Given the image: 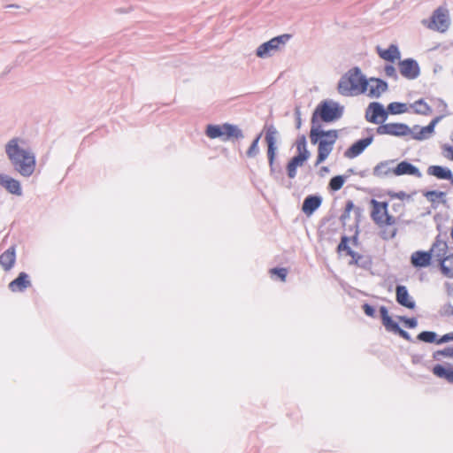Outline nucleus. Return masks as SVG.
<instances>
[{
    "label": "nucleus",
    "instance_id": "36",
    "mask_svg": "<svg viewBox=\"0 0 453 453\" xmlns=\"http://www.w3.org/2000/svg\"><path fill=\"white\" fill-rule=\"evenodd\" d=\"M296 145L298 155H306L307 157H311V153L307 150V141L305 135L302 134L298 136Z\"/></svg>",
    "mask_w": 453,
    "mask_h": 453
},
{
    "label": "nucleus",
    "instance_id": "25",
    "mask_svg": "<svg viewBox=\"0 0 453 453\" xmlns=\"http://www.w3.org/2000/svg\"><path fill=\"white\" fill-rule=\"evenodd\" d=\"M309 159V157H306V155H298L296 154L287 164V174L288 178L294 179L296 176L297 173V167L302 166L304 162H306Z\"/></svg>",
    "mask_w": 453,
    "mask_h": 453
},
{
    "label": "nucleus",
    "instance_id": "62",
    "mask_svg": "<svg viewBox=\"0 0 453 453\" xmlns=\"http://www.w3.org/2000/svg\"><path fill=\"white\" fill-rule=\"evenodd\" d=\"M347 173H348V175H349V174H351V173H355V172H354V169H353V168H349V169H348V170H347Z\"/></svg>",
    "mask_w": 453,
    "mask_h": 453
},
{
    "label": "nucleus",
    "instance_id": "6",
    "mask_svg": "<svg viewBox=\"0 0 453 453\" xmlns=\"http://www.w3.org/2000/svg\"><path fill=\"white\" fill-rule=\"evenodd\" d=\"M418 128H419V125H414L412 127H410L405 123H387L380 125L376 128V133L380 135L388 134L396 137H403L411 134L413 138V130H417Z\"/></svg>",
    "mask_w": 453,
    "mask_h": 453
},
{
    "label": "nucleus",
    "instance_id": "44",
    "mask_svg": "<svg viewBox=\"0 0 453 453\" xmlns=\"http://www.w3.org/2000/svg\"><path fill=\"white\" fill-rule=\"evenodd\" d=\"M441 316L450 317L453 316V305L450 303H445L440 310Z\"/></svg>",
    "mask_w": 453,
    "mask_h": 453
},
{
    "label": "nucleus",
    "instance_id": "4",
    "mask_svg": "<svg viewBox=\"0 0 453 453\" xmlns=\"http://www.w3.org/2000/svg\"><path fill=\"white\" fill-rule=\"evenodd\" d=\"M344 107L330 99L321 101L314 109L311 124L332 123L342 118Z\"/></svg>",
    "mask_w": 453,
    "mask_h": 453
},
{
    "label": "nucleus",
    "instance_id": "47",
    "mask_svg": "<svg viewBox=\"0 0 453 453\" xmlns=\"http://www.w3.org/2000/svg\"><path fill=\"white\" fill-rule=\"evenodd\" d=\"M362 309L366 316L371 318H373L375 316L376 311L372 305L365 303L362 305Z\"/></svg>",
    "mask_w": 453,
    "mask_h": 453
},
{
    "label": "nucleus",
    "instance_id": "56",
    "mask_svg": "<svg viewBox=\"0 0 453 453\" xmlns=\"http://www.w3.org/2000/svg\"><path fill=\"white\" fill-rule=\"evenodd\" d=\"M441 357H444V350L443 349H439V350H436V351H434L433 353V358L434 360H440Z\"/></svg>",
    "mask_w": 453,
    "mask_h": 453
},
{
    "label": "nucleus",
    "instance_id": "42",
    "mask_svg": "<svg viewBox=\"0 0 453 453\" xmlns=\"http://www.w3.org/2000/svg\"><path fill=\"white\" fill-rule=\"evenodd\" d=\"M398 319L404 323V326L409 329H413L418 326V319L416 318H408L405 316H399Z\"/></svg>",
    "mask_w": 453,
    "mask_h": 453
},
{
    "label": "nucleus",
    "instance_id": "19",
    "mask_svg": "<svg viewBox=\"0 0 453 453\" xmlns=\"http://www.w3.org/2000/svg\"><path fill=\"white\" fill-rule=\"evenodd\" d=\"M369 81V83L370 82H375L376 85H370L368 86L369 88V92H368V96L372 97V98H379L382 93L386 92L388 89V84L386 81L380 79V78H375V77H371L370 79H368Z\"/></svg>",
    "mask_w": 453,
    "mask_h": 453
},
{
    "label": "nucleus",
    "instance_id": "52",
    "mask_svg": "<svg viewBox=\"0 0 453 453\" xmlns=\"http://www.w3.org/2000/svg\"><path fill=\"white\" fill-rule=\"evenodd\" d=\"M453 341V332L445 334L439 338L438 344H443Z\"/></svg>",
    "mask_w": 453,
    "mask_h": 453
},
{
    "label": "nucleus",
    "instance_id": "27",
    "mask_svg": "<svg viewBox=\"0 0 453 453\" xmlns=\"http://www.w3.org/2000/svg\"><path fill=\"white\" fill-rule=\"evenodd\" d=\"M432 372L436 377L444 379L449 383H453V365L447 364V365H443L437 364L433 367Z\"/></svg>",
    "mask_w": 453,
    "mask_h": 453
},
{
    "label": "nucleus",
    "instance_id": "64",
    "mask_svg": "<svg viewBox=\"0 0 453 453\" xmlns=\"http://www.w3.org/2000/svg\"><path fill=\"white\" fill-rule=\"evenodd\" d=\"M359 175H360L361 177H365V171H362V172H360V173H359Z\"/></svg>",
    "mask_w": 453,
    "mask_h": 453
},
{
    "label": "nucleus",
    "instance_id": "2",
    "mask_svg": "<svg viewBox=\"0 0 453 453\" xmlns=\"http://www.w3.org/2000/svg\"><path fill=\"white\" fill-rule=\"evenodd\" d=\"M368 79L362 73L358 66H355L341 77L337 90L342 96H349L353 95V92L365 94L368 89Z\"/></svg>",
    "mask_w": 453,
    "mask_h": 453
},
{
    "label": "nucleus",
    "instance_id": "57",
    "mask_svg": "<svg viewBox=\"0 0 453 453\" xmlns=\"http://www.w3.org/2000/svg\"><path fill=\"white\" fill-rule=\"evenodd\" d=\"M444 357H453V347H446L443 349Z\"/></svg>",
    "mask_w": 453,
    "mask_h": 453
},
{
    "label": "nucleus",
    "instance_id": "59",
    "mask_svg": "<svg viewBox=\"0 0 453 453\" xmlns=\"http://www.w3.org/2000/svg\"><path fill=\"white\" fill-rule=\"evenodd\" d=\"M327 173H329V168L327 166H321L319 173V176L323 177Z\"/></svg>",
    "mask_w": 453,
    "mask_h": 453
},
{
    "label": "nucleus",
    "instance_id": "21",
    "mask_svg": "<svg viewBox=\"0 0 453 453\" xmlns=\"http://www.w3.org/2000/svg\"><path fill=\"white\" fill-rule=\"evenodd\" d=\"M372 211L371 217L372 220L380 226H383V219L380 215L383 211H386L388 206V202H379L375 199H372Z\"/></svg>",
    "mask_w": 453,
    "mask_h": 453
},
{
    "label": "nucleus",
    "instance_id": "54",
    "mask_svg": "<svg viewBox=\"0 0 453 453\" xmlns=\"http://www.w3.org/2000/svg\"><path fill=\"white\" fill-rule=\"evenodd\" d=\"M392 197H396L400 200H403L406 197H409V196L404 191H399L397 193H394L391 195Z\"/></svg>",
    "mask_w": 453,
    "mask_h": 453
},
{
    "label": "nucleus",
    "instance_id": "28",
    "mask_svg": "<svg viewBox=\"0 0 453 453\" xmlns=\"http://www.w3.org/2000/svg\"><path fill=\"white\" fill-rule=\"evenodd\" d=\"M16 260V250L15 246L9 247L1 256H0V265L5 271L11 270Z\"/></svg>",
    "mask_w": 453,
    "mask_h": 453
},
{
    "label": "nucleus",
    "instance_id": "43",
    "mask_svg": "<svg viewBox=\"0 0 453 453\" xmlns=\"http://www.w3.org/2000/svg\"><path fill=\"white\" fill-rule=\"evenodd\" d=\"M384 72L388 77L392 78L394 81L398 80V74L394 65H386L384 67Z\"/></svg>",
    "mask_w": 453,
    "mask_h": 453
},
{
    "label": "nucleus",
    "instance_id": "58",
    "mask_svg": "<svg viewBox=\"0 0 453 453\" xmlns=\"http://www.w3.org/2000/svg\"><path fill=\"white\" fill-rule=\"evenodd\" d=\"M445 287L448 296H453V285L451 283L446 282Z\"/></svg>",
    "mask_w": 453,
    "mask_h": 453
},
{
    "label": "nucleus",
    "instance_id": "63",
    "mask_svg": "<svg viewBox=\"0 0 453 453\" xmlns=\"http://www.w3.org/2000/svg\"><path fill=\"white\" fill-rule=\"evenodd\" d=\"M446 262L449 263V265L448 266H452V269H453V260H446Z\"/></svg>",
    "mask_w": 453,
    "mask_h": 453
},
{
    "label": "nucleus",
    "instance_id": "40",
    "mask_svg": "<svg viewBox=\"0 0 453 453\" xmlns=\"http://www.w3.org/2000/svg\"><path fill=\"white\" fill-rule=\"evenodd\" d=\"M349 241H350V237L343 234L341 237L340 243L337 246V251L338 252L345 251L346 254H348L352 250L349 245Z\"/></svg>",
    "mask_w": 453,
    "mask_h": 453
},
{
    "label": "nucleus",
    "instance_id": "8",
    "mask_svg": "<svg viewBox=\"0 0 453 453\" xmlns=\"http://www.w3.org/2000/svg\"><path fill=\"white\" fill-rule=\"evenodd\" d=\"M290 38L291 35L288 34H283L275 36L271 40L260 44L256 50V54L258 58H266L270 57L273 52L279 50L280 46L285 45Z\"/></svg>",
    "mask_w": 453,
    "mask_h": 453
},
{
    "label": "nucleus",
    "instance_id": "33",
    "mask_svg": "<svg viewBox=\"0 0 453 453\" xmlns=\"http://www.w3.org/2000/svg\"><path fill=\"white\" fill-rule=\"evenodd\" d=\"M349 175H336L330 179L328 183V188L333 191L340 190L344 185Z\"/></svg>",
    "mask_w": 453,
    "mask_h": 453
},
{
    "label": "nucleus",
    "instance_id": "12",
    "mask_svg": "<svg viewBox=\"0 0 453 453\" xmlns=\"http://www.w3.org/2000/svg\"><path fill=\"white\" fill-rule=\"evenodd\" d=\"M398 68L401 75L407 80H415L420 74V67L418 61L412 58L399 60Z\"/></svg>",
    "mask_w": 453,
    "mask_h": 453
},
{
    "label": "nucleus",
    "instance_id": "29",
    "mask_svg": "<svg viewBox=\"0 0 453 453\" xmlns=\"http://www.w3.org/2000/svg\"><path fill=\"white\" fill-rule=\"evenodd\" d=\"M427 174L437 178L438 180H449L451 179L452 171L447 167L442 165H430L427 168Z\"/></svg>",
    "mask_w": 453,
    "mask_h": 453
},
{
    "label": "nucleus",
    "instance_id": "22",
    "mask_svg": "<svg viewBox=\"0 0 453 453\" xmlns=\"http://www.w3.org/2000/svg\"><path fill=\"white\" fill-rule=\"evenodd\" d=\"M31 285L29 276L27 273L21 272L19 273L16 279L12 280L9 284V288L12 292H23L27 288Z\"/></svg>",
    "mask_w": 453,
    "mask_h": 453
},
{
    "label": "nucleus",
    "instance_id": "37",
    "mask_svg": "<svg viewBox=\"0 0 453 453\" xmlns=\"http://www.w3.org/2000/svg\"><path fill=\"white\" fill-rule=\"evenodd\" d=\"M388 106L389 108L390 114L392 115L403 114L408 111V107L405 103L392 102L388 104Z\"/></svg>",
    "mask_w": 453,
    "mask_h": 453
},
{
    "label": "nucleus",
    "instance_id": "24",
    "mask_svg": "<svg viewBox=\"0 0 453 453\" xmlns=\"http://www.w3.org/2000/svg\"><path fill=\"white\" fill-rule=\"evenodd\" d=\"M448 243L445 241L441 240L440 235H437L434 242L432 245L430 250H433V253H435V257L439 261V267L441 271V261L443 258L448 257L449 255H446L448 250Z\"/></svg>",
    "mask_w": 453,
    "mask_h": 453
},
{
    "label": "nucleus",
    "instance_id": "50",
    "mask_svg": "<svg viewBox=\"0 0 453 453\" xmlns=\"http://www.w3.org/2000/svg\"><path fill=\"white\" fill-rule=\"evenodd\" d=\"M347 255L351 257V260L349 262V265H356L357 263L358 258L360 257V256L362 254H359V253L354 251L353 250H351Z\"/></svg>",
    "mask_w": 453,
    "mask_h": 453
},
{
    "label": "nucleus",
    "instance_id": "35",
    "mask_svg": "<svg viewBox=\"0 0 453 453\" xmlns=\"http://www.w3.org/2000/svg\"><path fill=\"white\" fill-rule=\"evenodd\" d=\"M262 137V133H259L252 141L251 144L250 145L249 149L246 151V156L249 158H254L259 154V147L258 143Z\"/></svg>",
    "mask_w": 453,
    "mask_h": 453
},
{
    "label": "nucleus",
    "instance_id": "10",
    "mask_svg": "<svg viewBox=\"0 0 453 453\" xmlns=\"http://www.w3.org/2000/svg\"><path fill=\"white\" fill-rule=\"evenodd\" d=\"M338 138V130H324L322 125H311L310 140L311 142L315 145L316 142H319L320 139L327 141V142L335 143Z\"/></svg>",
    "mask_w": 453,
    "mask_h": 453
},
{
    "label": "nucleus",
    "instance_id": "32",
    "mask_svg": "<svg viewBox=\"0 0 453 453\" xmlns=\"http://www.w3.org/2000/svg\"><path fill=\"white\" fill-rule=\"evenodd\" d=\"M423 196L433 204H434L439 199L441 203H445L446 200L444 197L446 196V193L439 190H427L423 192ZM434 208H436L435 205H433Z\"/></svg>",
    "mask_w": 453,
    "mask_h": 453
},
{
    "label": "nucleus",
    "instance_id": "15",
    "mask_svg": "<svg viewBox=\"0 0 453 453\" xmlns=\"http://www.w3.org/2000/svg\"><path fill=\"white\" fill-rule=\"evenodd\" d=\"M323 198L319 194L308 195L303 202L302 211L308 217L311 216L322 204Z\"/></svg>",
    "mask_w": 453,
    "mask_h": 453
},
{
    "label": "nucleus",
    "instance_id": "51",
    "mask_svg": "<svg viewBox=\"0 0 453 453\" xmlns=\"http://www.w3.org/2000/svg\"><path fill=\"white\" fill-rule=\"evenodd\" d=\"M390 114L389 108L387 106V109L383 107V111L380 113V125L385 124L384 122L388 119V115Z\"/></svg>",
    "mask_w": 453,
    "mask_h": 453
},
{
    "label": "nucleus",
    "instance_id": "14",
    "mask_svg": "<svg viewBox=\"0 0 453 453\" xmlns=\"http://www.w3.org/2000/svg\"><path fill=\"white\" fill-rule=\"evenodd\" d=\"M395 300L398 304L410 310L416 307V303L410 296L408 288L404 285H396L395 287Z\"/></svg>",
    "mask_w": 453,
    "mask_h": 453
},
{
    "label": "nucleus",
    "instance_id": "13",
    "mask_svg": "<svg viewBox=\"0 0 453 453\" xmlns=\"http://www.w3.org/2000/svg\"><path fill=\"white\" fill-rule=\"evenodd\" d=\"M392 173L395 176L410 175L417 178L422 177L420 170L407 160L401 161L395 167L392 168Z\"/></svg>",
    "mask_w": 453,
    "mask_h": 453
},
{
    "label": "nucleus",
    "instance_id": "26",
    "mask_svg": "<svg viewBox=\"0 0 453 453\" xmlns=\"http://www.w3.org/2000/svg\"><path fill=\"white\" fill-rule=\"evenodd\" d=\"M316 144H318V156L315 166L323 163L331 154L334 148L332 143L327 142V141L322 139H320L319 142H316Z\"/></svg>",
    "mask_w": 453,
    "mask_h": 453
},
{
    "label": "nucleus",
    "instance_id": "41",
    "mask_svg": "<svg viewBox=\"0 0 453 453\" xmlns=\"http://www.w3.org/2000/svg\"><path fill=\"white\" fill-rule=\"evenodd\" d=\"M270 273L272 275H276L281 281H285L288 275V270L284 267H274L270 270Z\"/></svg>",
    "mask_w": 453,
    "mask_h": 453
},
{
    "label": "nucleus",
    "instance_id": "20",
    "mask_svg": "<svg viewBox=\"0 0 453 453\" xmlns=\"http://www.w3.org/2000/svg\"><path fill=\"white\" fill-rule=\"evenodd\" d=\"M383 111V104L380 102H372L365 110V118L366 121L372 124L380 123V113Z\"/></svg>",
    "mask_w": 453,
    "mask_h": 453
},
{
    "label": "nucleus",
    "instance_id": "49",
    "mask_svg": "<svg viewBox=\"0 0 453 453\" xmlns=\"http://www.w3.org/2000/svg\"><path fill=\"white\" fill-rule=\"evenodd\" d=\"M383 215L385 216V219H383V226L384 225L392 226V225L395 224V217L390 215L388 213V210L386 211H383Z\"/></svg>",
    "mask_w": 453,
    "mask_h": 453
},
{
    "label": "nucleus",
    "instance_id": "38",
    "mask_svg": "<svg viewBox=\"0 0 453 453\" xmlns=\"http://www.w3.org/2000/svg\"><path fill=\"white\" fill-rule=\"evenodd\" d=\"M356 265L364 270H371L372 266V257L369 255H361Z\"/></svg>",
    "mask_w": 453,
    "mask_h": 453
},
{
    "label": "nucleus",
    "instance_id": "48",
    "mask_svg": "<svg viewBox=\"0 0 453 453\" xmlns=\"http://www.w3.org/2000/svg\"><path fill=\"white\" fill-rule=\"evenodd\" d=\"M396 233H397V229L396 228H393V229H391L389 231L384 230V231L381 232L380 237L383 240H390V239L395 238V236L396 235Z\"/></svg>",
    "mask_w": 453,
    "mask_h": 453
},
{
    "label": "nucleus",
    "instance_id": "60",
    "mask_svg": "<svg viewBox=\"0 0 453 453\" xmlns=\"http://www.w3.org/2000/svg\"><path fill=\"white\" fill-rule=\"evenodd\" d=\"M354 245L357 244L358 242V231L356 232V234L350 238Z\"/></svg>",
    "mask_w": 453,
    "mask_h": 453
},
{
    "label": "nucleus",
    "instance_id": "34",
    "mask_svg": "<svg viewBox=\"0 0 453 453\" xmlns=\"http://www.w3.org/2000/svg\"><path fill=\"white\" fill-rule=\"evenodd\" d=\"M417 340L426 343L438 344V334L434 331H422L417 335Z\"/></svg>",
    "mask_w": 453,
    "mask_h": 453
},
{
    "label": "nucleus",
    "instance_id": "5",
    "mask_svg": "<svg viewBox=\"0 0 453 453\" xmlns=\"http://www.w3.org/2000/svg\"><path fill=\"white\" fill-rule=\"evenodd\" d=\"M205 134L211 139L219 138L223 142H234L244 138L242 130L237 125L231 123L209 124L206 126Z\"/></svg>",
    "mask_w": 453,
    "mask_h": 453
},
{
    "label": "nucleus",
    "instance_id": "9",
    "mask_svg": "<svg viewBox=\"0 0 453 453\" xmlns=\"http://www.w3.org/2000/svg\"><path fill=\"white\" fill-rule=\"evenodd\" d=\"M380 314L382 325L385 326L388 332L398 334L400 337L408 342H413V339L411 338V334L407 331L403 330L399 326V324L389 316L388 310L386 306L382 305L380 307Z\"/></svg>",
    "mask_w": 453,
    "mask_h": 453
},
{
    "label": "nucleus",
    "instance_id": "30",
    "mask_svg": "<svg viewBox=\"0 0 453 453\" xmlns=\"http://www.w3.org/2000/svg\"><path fill=\"white\" fill-rule=\"evenodd\" d=\"M410 107L413 109L415 114L428 116L433 112L431 106L423 98L415 101Z\"/></svg>",
    "mask_w": 453,
    "mask_h": 453
},
{
    "label": "nucleus",
    "instance_id": "45",
    "mask_svg": "<svg viewBox=\"0 0 453 453\" xmlns=\"http://www.w3.org/2000/svg\"><path fill=\"white\" fill-rule=\"evenodd\" d=\"M344 211H354L357 216H360L362 212V209L360 207H355V204L352 200H348L345 204Z\"/></svg>",
    "mask_w": 453,
    "mask_h": 453
},
{
    "label": "nucleus",
    "instance_id": "1",
    "mask_svg": "<svg viewBox=\"0 0 453 453\" xmlns=\"http://www.w3.org/2000/svg\"><path fill=\"white\" fill-rule=\"evenodd\" d=\"M21 139L12 138L4 146L5 154L15 172L23 177L33 175L36 167L35 155L31 149L19 146Z\"/></svg>",
    "mask_w": 453,
    "mask_h": 453
},
{
    "label": "nucleus",
    "instance_id": "31",
    "mask_svg": "<svg viewBox=\"0 0 453 453\" xmlns=\"http://www.w3.org/2000/svg\"><path fill=\"white\" fill-rule=\"evenodd\" d=\"M394 160H385L380 162L376 166L373 168V175L376 177H386L389 173H392V168L389 167L390 164H393Z\"/></svg>",
    "mask_w": 453,
    "mask_h": 453
},
{
    "label": "nucleus",
    "instance_id": "39",
    "mask_svg": "<svg viewBox=\"0 0 453 453\" xmlns=\"http://www.w3.org/2000/svg\"><path fill=\"white\" fill-rule=\"evenodd\" d=\"M446 260H453V253L441 261V273L448 278H453V269L446 265Z\"/></svg>",
    "mask_w": 453,
    "mask_h": 453
},
{
    "label": "nucleus",
    "instance_id": "18",
    "mask_svg": "<svg viewBox=\"0 0 453 453\" xmlns=\"http://www.w3.org/2000/svg\"><path fill=\"white\" fill-rule=\"evenodd\" d=\"M443 115L434 118L430 123L426 127H420L417 130L418 133H413V139L417 141H424L429 137L434 132L435 126L443 119Z\"/></svg>",
    "mask_w": 453,
    "mask_h": 453
},
{
    "label": "nucleus",
    "instance_id": "53",
    "mask_svg": "<svg viewBox=\"0 0 453 453\" xmlns=\"http://www.w3.org/2000/svg\"><path fill=\"white\" fill-rule=\"evenodd\" d=\"M442 150L449 153L448 155H445V157L453 161V146L446 143L442 145Z\"/></svg>",
    "mask_w": 453,
    "mask_h": 453
},
{
    "label": "nucleus",
    "instance_id": "23",
    "mask_svg": "<svg viewBox=\"0 0 453 453\" xmlns=\"http://www.w3.org/2000/svg\"><path fill=\"white\" fill-rule=\"evenodd\" d=\"M377 50L379 56L386 61L394 63L395 60H401V52L396 44L392 43L386 50H381L378 47Z\"/></svg>",
    "mask_w": 453,
    "mask_h": 453
},
{
    "label": "nucleus",
    "instance_id": "11",
    "mask_svg": "<svg viewBox=\"0 0 453 453\" xmlns=\"http://www.w3.org/2000/svg\"><path fill=\"white\" fill-rule=\"evenodd\" d=\"M365 131L369 133L370 134L365 137L359 139L353 142L344 152V157L348 158H354L358 157L360 154H362L365 149L372 144L373 142V134L372 128H366Z\"/></svg>",
    "mask_w": 453,
    "mask_h": 453
},
{
    "label": "nucleus",
    "instance_id": "17",
    "mask_svg": "<svg viewBox=\"0 0 453 453\" xmlns=\"http://www.w3.org/2000/svg\"><path fill=\"white\" fill-rule=\"evenodd\" d=\"M0 186L12 195L20 196L23 194L20 182L7 174L0 173Z\"/></svg>",
    "mask_w": 453,
    "mask_h": 453
},
{
    "label": "nucleus",
    "instance_id": "46",
    "mask_svg": "<svg viewBox=\"0 0 453 453\" xmlns=\"http://www.w3.org/2000/svg\"><path fill=\"white\" fill-rule=\"evenodd\" d=\"M294 115L296 119V128L300 129L302 127V118H301V106L296 105L294 110Z\"/></svg>",
    "mask_w": 453,
    "mask_h": 453
},
{
    "label": "nucleus",
    "instance_id": "7",
    "mask_svg": "<svg viewBox=\"0 0 453 453\" xmlns=\"http://www.w3.org/2000/svg\"><path fill=\"white\" fill-rule=\"evenodd\" d=\"M450 25L449 12L445 6L436 8L427 23V27L441 33L446 32Z\"/></svg>",
    "mask_w": 453,
    "mask_h": 453
},
{
    "label": "nucleus",
    "instance_id": "55",
    "mask_svg": "<svg viewBox=\"0 0 453 453\" xmlns=\"http://www.w3.org/2000/svg\"><path fill=\"white\" fill-rule=\"evenodd\" d=\"M349 214H350V211H344L341 217H340V220L341 222L345 225L346 224V220L349 219Z\"/></svg>",
    "mask_w": 453,
    "mask_h": 453
},
{
    "label": "nucleus",
    "instance_id": "16",
    "mask_svg": "<svg viewBox=\"0 0 453 453\" xmlns=\"http://www.w3.org/2000/svg\"><path fill=\"white\" fill-rule=\"evenodd\" d=\"M433 250H418L411 254V264L415 268H425L431 265Z\"/></svg>",
    "mask_w": 453,
    "mask_h": 453
},
{
    "label": "nucleus",
    "instance_id": "61",
    "mask_svg": "<svg viewBox=\"0 0 453 453\" xmlns=\"http://www.w3.org/2000/svg\"><path fill=\"white\" fill-rule=\"evenodd\" d=\"M6 8H12V9L19 8V5H16V4H8V5L6 6Z\"/></svg>",
    "mask_w": 453,
    "mask_h": 453
},
{
    "label": "nucleus",
    "instance_id": "3",
    "mask_svg": "<svg viewBox=\"0 0 453 453\" xmlns=\"http://www.w3.org/2000/svg\"><path fill=\"white\" fill-rule=\"evenodd\" d=\"M265 141L267 145V159L270 168V175L276 180L282 178V168L279 163H276L278 153V138L280 133L273 124L265 123L264 127Z\"/></svg>",
    "mask_w": 453,
    "mask_h": 453
}]
</instances>
